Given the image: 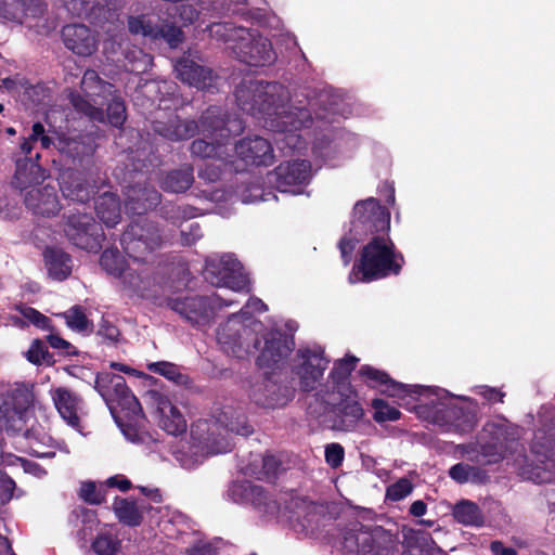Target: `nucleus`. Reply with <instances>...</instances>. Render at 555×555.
<instances>
[{
    "mask_svg": "<svg viewBox=\"0 0 555 555\" xmlns=\"http://www.w3.org/2000/svg\"><path fill=\"white\" fill-rule=\"evenodd\" d=\"M389 228L390 215L375 198L371 197L354 205L351 228L339 242L344 263L350 262L353 250L364 235L373 236L363 246L360 261L349 274L351 284L371 282L400 272L403 257L396 251L388 236Z\"/></svg>",
    "mask_w": 555,
    "mask_h": 555,
    "instance_id": "nucleus-1",
    "label": "nucleus"
},
{
    "mask_svg": "<svg viewBox=\"0 0 555 555\" xmlns=\"http://www.w3.org/2000/svg\"><path fill=\"white\" fill-rule=\"evenodd\" d=\"M359 374L369 386L382 388V392L397 398L400 405L447 433L465 434L476 424L477 403L468 397L454 396L438 387L399 384L370 365H363Z\"/></svg>",
    "mask_w": 555,
    "mask_h": 555,
    "instance_id": "nucleus-2",
    "label": "nucleus"
},
{
    "mask_svg": "<svg viewBox=\"0 0 555 555\" xmlns=\"http://www.w3.org/2000/svg\"><path fill=\"white\" fill-rule=\"evenodd\" d=\"M264 310L266 305L261 299L250 298L240 312L219 325L216 338L223 352L237 359L259 352L257 364L269 367L292 351L295 346L292 336L280 331L266 332L262 323L251 315Z\"/></svg>",
    "mask_w": 555,
    "mask_h": 555,
    "instance_id": "nucleus-3",
    "label": "nucleus"
},
{
    "mask_svg": "<svg viewBox=\"0 0 555 555\" xmlns=\"http://www.w3.org/2000/svg\"><path fill=\"white\" fill-rule=\"evenodd\" d=\"M235 98L243 111L268 115L267 126L282 135L276 139L278 144L283 143L289 149L298 147L300 137L294 131L306 127L311 116L306 107L292 105L285 108L284 101L288 99V92L282 85L245 81L237 88Z\"/></svg>",
    "mask_w": 555,
    "mask_h": 555,
    "instance_id": "nucleus-4",
    "label": "nucleus"
},
{
    "mask_svg": "<svg viewBox=\"0 0 555 555\" xmlns=\"http://www.w3.org/2000/svg\"><path fill=\"white\" fill-rule=\"evenodd\" d=\"M251 433L253 428L242 411L224 406L211 418L192 424L191 443L188 450L178 451L176 457L183 467L191 469L208 455L231 451L234 434L248 436Z\"/></svg>",
    "mask_w": 555,
    "mask_h": 555,
    "instance_id": "nucleus-5",
    "label": "nucleus"
},
{
    "mask_svg": "<svg viewBox=\"0 0 555 555\" xmlns=\"http://www.w3.org/2000/svg\"><path fill=\"white\" fill-rule=\"evenodd\" d=\"M95 389L129 441L146 443L151 439L147 433L138 428L143 420L142 408L122 376L102 372L95 378Z\"/></svg>",
    "mask_w": 555,
    "mask_h": 555,
    "instance_id": "nucleus-6",
    "label": "nucleus"
},
{
    "mask_svg": "<svg viewBox=\"0 0 555 555\" xmlns=\"http://www.w3.org/2000/svg\"><path fill=\"white\" fill-rule=\"evenodd\" d=\"M208 30L212 38L222 41L244 63L262 66L275 60L271 43L256 30L235 27L231 23H216Z\"/></svg>",
    "mask_w": 555,
    "mask_h": 555,
    "instance_id": "nucleus-7",
    "label": "nucleus"
},
{
    "mask_svg": "<svg viewBox=\"0 0 555 555\" xmlns=\"http://www.w3.org/2000/svg\"><path fill=\"white\" fill-rule=\"evenodd\" d=\"M81 88L86 99L73 94L70 101L76 109L99 121L107 120L112 126L119 127L126 120V108L124 103L113 98L106 108V114L100 107L104 100L113 93V86L100 79L94 70H87L81 80Z\"/></svg>",
    "mask_w": 555,
    "mask_h": 555,
    "instance_id": "nucleus-8",
    "label": "nucleus"
},
{
    "mask_svg": "<svg viewBox=\"0 0 555 555\" xmlns=\"http://www.w3.org/2000/svg\"><path fill=\"white\" fill-rule=\"evenodd\" d=\"M199 127L202 133L206 138L211 139V142L205 139L195 140L191 145V151L192 154L203 158H222L223 155L228 154V145L221 143L218 138L223 139L229 133L237 134L243 130L242 121L238 119L229 120L227 125H223V121L219 118V111L217 108L207 111L202 117Z\"/></svg>",
    "mask_w": 555,
    "mask_h": 555,
    "instance_id": "nucleus-9",
    "label": "nucleus"
},
{
    "mask_svg": "<svg viewBox=\"0 0 555 555\" xmlns=\"http://www.w3.org/2000/svg\"><path fill=\"white\" fill-rule=\"evenodd\" d=\"M117 518L128 526H139L146 514L150 519L168 530V525L178 526L183 522L184 516L171 511L167 506H152L144 502L137 504L126 499H116L113 505Z\"/></svg>",
    "mask_w": 555,
    "mask_h": 555,
    "instance_id": "nucleus-10",
    "label": "nucleus"
},
{
    "mask_svg": "<svg viewBox=\"0 0 555 555\" xmlns=\"http://www.w3.org/2000/svg\"><path fill=\"white\" fill-rule=\"evenodd\" d=\"M121 244L133 263L147 262L153 251L162 246L163 238L152 222L141 219L132 223L122 234Z\"/></svg>",
    "mask_w": 555,
    "mask_h": 555,
    "instance_id": "nucleus-11",
    "label": "nucleus"
},
{
    "mask_svg": "<svg viewBox=\"0 0 555 555\" xmlns=\"http://www.w3.org/2000/svg\"><path fill=\"white\" fill-rule=\"evenodd\" d=\"M205 279L215 286L234 292H248L249 280L233 255L214 256L206 260Z\"/></svg>",
    "mask_w": 555,
    "mask_h": 555,
    "instance_id": "nucleus-12",
    "label": "nucleus"
},
{
    "mask_svg": "<svg viewBox=\"0 0 555 555\" xmlns=\"http://www.w3.org/2000/svg\"><path fill=\"white\" fill-rule=\"evenodd\" d=\"M330 360L321 346H305L297 350L292 363V372L302 390L309 391L322 379Z\"/></svg>",
    "mask_w": 555,
    "mask_h": 555,
    "instance_id": "nucleus-13",
    "label": "nucleus"
},
{
    "mask_svg": "<svg viewBox=\"0 0 555 555\" xmlns=\"http://www.w3.org/2000/svg\"><path fill=\"white\" fill-rule=\"evenodd\" d=\"M33 395L25 386L13 388L0 405V426L5 431H22L30 415Z\"/></svg>",
    "mask_w": 555,
    "mask_h": 555,
    "instance_id": "nucleus-14",
    "label": "nucleus"
},
{
    "mask_svg": "<svg viewBox=\"0 0 555 555\" xmlns=\"http://www.w3.org/2000/svg\"><path fill=\"white\" fill-rule=\"evenodd\" d=\"M128 29L132 35L152 40L164 39L171 48H177L183 41V33L180 28L151 14L129 16Z\"/></svg>",
    "mask_w": 555,
    "mask_h": 555,
    "instance_id": "nucleus-15",
    "label": "nucleus"
},
{
    "mask_svg": "<svg viewBox=\"0 0 555 555\" xmlns=\"http://www.w3.org/2000/svg\"><path fill=\"white\" fill-rule=\"evenodd\" d=\"M311 179V166L307 160L281 164L269 175L270 183L283 193L301 194Z\"/></svg>",
    "mask_w": 555,
    "mask_h": 555,
    "instance_id": "nucleus-16",
    "label": "nucleus"
},
{
    "mask_svg": "<svg viewBox=\"0 0 555 555\" xmlns=\"http://www.w3.org/2000/svg\"><path fill=\"white\" fill-rule=\"evenodd\" d=\"M234 302L233 299H224L220 295L192 297L175 301L173 309L189 321L197 325H204L209 322L217 309L232 306Z\"/></svg>",
    "mask_w": 555,
    "mask_h": 555,
    "instance_id": "nucleus-17",
    "label": "nucleus"
},
{
    "mask_svg": "<svg viewBox=\"0 0 555 555\" xmlns=\"http://www.w3.org/2000/svg\"><path fill=\"white\" fill-rule=\"evenodd\" d=\"M227 495L235 503L251 504L269 517H280V506L263 490L249 481H237L230 486Z\"/></svg>",
    "mask_w": 555,
    "mask_h": 555,
    "instance_id": "nucleus-18",
    "label": "nucleus"
},
{
    "mask_svg": "<svg viewBox=\"0 0 555 555\" xmlns=\"http://www.w3.org/2000/svg\"><path fill=\"white\" fill-rule=\"evenodd\" d=\"M532 453L535 460L543 464V467L524 466L521 467V475L534 482H548L552 480L551 468L555 463V441L540 433L535 436L532 444Z\"/></svg>",
    "mask_w": 555,
    "mask_h": 555,
    "instance_id": "nucleus-19",
    "label": "nucleus"
},
{
    "mask_svg": "<svg viewBox=\"0 0 555 555\" xmlns=\"http://www.w3.org/2000/svg\"><path fill=\"white\" fill-rule=\"evenodd\" d=\"M65 233L79 248L98 251L101 248L102 232L94 220L87 215L72 216L65 228Z\"/></svg>",
    "mask_w": 555,
    "mask_h": 555,
    "instance_id": "nucleus-20",
    "label": "nucleus"
},
{
    "mask_svg": "<svg viewBox=\"0 0 555 555\" xmlns=\"http://www.w3.org/2000/svg\"><path fill=\"white\" fill-rule=\"evenodd\" d=\"M503 438L504 430L502 426L496 425L494 423L488 424L480 435L477 448H472L470 446H463V453L478 452L474 459L479 460V455H481L487 462H496L501 457H503Z\"/></svg>",
    "mask_w": 555,
    "mask_h": 555,
    "instance_id": "nucleus-21",
    "label": "nucleus"
},
{
    "mask_svg": "<svg viewBox=\"0 0 555 555\" xmlns=\"http://www.w3.org/2000/svg\"><path fill=\"white\" fill-rule=\"evenodd\" d=\"M62 38L65 47L79 56H89L98 50V36L87 25H66L62 30Z\"/></svg>",
    "mask_w": 555,
    "mask_h": 555,
    "instance_id": "nucleus-22",
    "label": "nucleus"
},
{
    "mask_svg": "<svg viewBox=\"0 0 555 555\" xmlns=\"http://www.w3.org/2000/svg\"><path fill=\"white\" fill-rule=\"evenodd\" d=\"M50 393L53 403L63 421L77 431H81V400L65 387L54 388Z\"/></svg>",
    "mask_w": 555,
    "mask_h": 555,
    "instance_id": "nucleus-23",
    "label": "nucleus"
},
{
    "mask_svg": "<svg viewBox=\"0 0 555 555\" xmlns=\"http://www.w3.org/2000/svg\"><path fill=\"white\" fill-rule=\"evenodd\" d=\"M235 153L246 163L254 165H269L273 159L271 144L260 137L241 140L235 144Z\"/></svg>",
    "mask_w": 555,
    "mask_h": 555,
    "instance_id": "nucleus-24",
    "label": "nucleus"
},
{
    "mask_svg": "<svg viewBox=\"0 0 555 555\" xmlns=\"http://www.w3.org/2000/svg\"><path fill=\"white\" fill-rule=\"evenodd\" d=\"M156 413L159 426L170 435H180L186 430V421L172 402L164 396L156 398Z\"/></svg>",
    "mask_w": 555,
    "mask_h": 555,
    "instance_id": "nucleus-25",
    "label": "nucleus"
},
{
    "mask_svg": "<svg viewBox=\"0 0 555 555\" xmlns=\"http://www.w3.org/2000/svg\"><path fill=\"white\" fill-rule=\"evenodd\" d=\"M25 204L37 215L53 216L60 210L54 186L33 188L25 194Z\"/></svg>",
    "mask_w": 555,
    "mask_h": 555,
    "instance_id": "nucleus-26",
    "label": "nucleus"
},
{
    "mask_svg": "<svg viewBox=\"0 0 555 555\" xmlns=\"http://www.w3.org/2000/svg\"><path fill=\"white\" fill-rule=\"evenodd\" d=\"M178 77L190 86L198 89L207 88L211 85L212 73L209 68L201 66L195 62L183 59L176 64Z\"/></svg>",
    "mask_w": 555,
    "mask_h": 555,
    "instance_id": "nucleus-27",
    "label": "nucleus"
},
{
    "mask_svg": "<svg viewBox=\"0 0 555 555\" xmlns=\"http://www.w3.org/2000/svg\"><path fill=\"white\" fill-rule=\"evenodd\" d=\"M60 179L61 191L66 198L80 203L87 202L90 198L93 191L86 185L81 175L65 171L61 175Z\"/></svg>",
    "mask_w": 555,
    "mask_h": 555,
    "instance_id": "nucleus-28",
    "label": "nucleus"
},
{
    "mask_svg": "<svg viewBox=\"0 0 555 555\" xmlns=\"http://www.w3.org/2000/svg\"><path fill=\"white\" fill-rule=\"evenodd\" d=\"M44 263L49 275L54 280H65L72 272V259L60 248H47L44 254Z\"/></svg>",
    "mask_w": 555,
    "mask_h": 555,
    "instance_id": "nucleus-29",
    "label": "nucleus"
},
{
    "mask_svg": "<svg viewBox=\"0 0 555 555\" xmlns=\"http://www.w3.org/2000/svg\"><path fill=\"white\" fill-rule=\"evenodd\" d=\"M362 416L363 409L360 403L353 399H345L340 402L339 416L334 423V428L345 431L352 430Z\"/></svg>",
    "mask_w": 555,
    "mask_h": 555,
    "instance_id": "nucleus-30",
    "label": "nucleus"
},
{
    "mask_svg": "<svg viewBox=\"0 0 555 555\" xmlns=\"http://www.w3.org/2000/svg\"><path fill=\"white\" fill-rule=\"evenodd\" d=\"M44 179V171L31 158L18 160L16 164L15 183L20 189L36 184Z\"/></svg>",
    "mask_w": 555,
    "mask_h": 555,
    "instance_id": "nucleus-31",
    "label": "nucleus"
},
{
    "mask_svg": "<svg viewBox=\"0 0 555 555\" xmlns=\"http://www.w3.org/2000/svg\"><path fill=\"white\" fill-rule=\"evenodd\" d=\"M98 217L107 225L114 227L120 220V208L115 194L104 193L95 204Z\"/></svg>",
    "mask_w": 555,
    "mask_h": 555,
    "instance_id": "nucleus-32",
    "label": "nucleus"
},
{
    "mask_svg": "<svg viewBox=\"0 0 555 555\" xmlns=\"http://www.w3.org/2000/svg\"><path fill=\"white\" fill-rule=\"evenodd\" d=\"M132 195H128L125 207L127 211L141 215L149 208L155 206L159 202V194L155 190H133Z\"/></svg>",
    "mask_w": 555,
    "mask_h": 555,
    "instance_id": "nucleus-33",
    "label": "nucleus"
},
{
    "mask_svg": "<svg viewBox=\"0 0 555 555\" xmlns=\"http://www.w3.org/2000/svg\"><path fill=\"white\" fill-rule=\"evenodd\" d=\"M125 289L130 294L143 296L144 292L150 287L151 280L145 270L138 272L137 269L131 266H127L126 271L120 276Z\"/></svg>",
    "mask_w": 555,
    "mask_h": 555,
    "instance_id": "nucleus-34",
    "label": "nucleus"
},
{
    "mask_svg": "<svg viewBox=\"0 0 555 555\" xmlns=\"http://www.w3.org/2000/svg\"><path fill=\"white\" fill-rule=\"evenodd\" d=\"M358 359L353 356H348L334 363V367L331 372V378L337 385L338 392L345 395L349 389V385L346 383L347 377L351 371L356 367Z\"/></svg>",
    "mask_w": 555,
    "mask_h": 555,
    "instance_id": "nucleus-35",
    "label": "nucleus"
},
{
    "mask_svg": "<svg viewBox=\"0 0 555 555\" xmlns=\"http://www.w3.org/2000/svg\"><path fill=\"white\" fill-rule=\"evenodd\" d=\"M27 440L28 448L35 456L51 457L55 454L53 451V440L49 435L31 430L27 433Z\"/></svg>",
    "mask_w": 555,
    "mask_h": 555,
    "instance_id": "nucleus-36",
    "label": "nucleus"
},
{
    "mask_svg": "<svg viewBox=\"0 0 555 555\" xmlns=\"http://www.w3.org/2000/svg\"><path fill=\"white\" fill-rule=\"evenodd\" d=\"M193 182V173L189 167L171 171L165 178L163 188L166 191L180 193L188 190Z\"/></svg>",
    "mask_w": 555,
    "mask_h": 555,
    "instance_id": "nucleus-37",
    "label": "nucleus"
},
{
    "mask_svg": "<svg viewBox=\"0 0 555 555\" xmlns=\"http://www.w3.org/2000/svg\"><path fill=\"white\" fill-rule=\"evenodd\" d=\"M449 475L459 483L482 482L487 477L483 470L466 463H459L452 466L449 470Z\"/></svg>",
    "mask_w": 555,
    "mask_h": 555,
    "instance_id": "nucleus-38",
    "label": "nucleus"
},
{
    "mask_svg": "<svg viewBox=\"0 0 555 555\" xmlns=\"http://www.w3.org/2000/svg\"><path fill=\"white\" fill-rule=\"evenodd\" d=\"M453 514L459 522L467 526H481L483 524V516L479 507L469 501L459 503Z\"/></svg>",
    "mask_w": 555,
    "mask_h": 555,
    "instance_id": "nucleus-39",
    "label": "nucleus"
},
{
    "mask_svg": "<svg viewBox=\"0 0 555 555\" xmlns=\"http://www.w3.org/2000/svg\"><path fill=\"white\" fill-rule=\"evenodd\" d=\"M278 467L279 463L274 456L268 455L262 457L260 455H255L253 463L242 466V470L245 475L259 477L261 475L269 476L275 474Z\"/></svg>",
    "mask_w": 555,
    "mask_h": 555,
    "instance_id": "nucleus-40",
    "label": "nucleus"
},
{
    "mask_svg": "<svg viewBox=\"0 0 555 555\" xmlns=\"http://www.w3.org/2000/svg\"><path fill=\"white\" fill-rule=\"evenodd\" d=\"M57 317L64 319L66 325L73 331L83 333L92 330V323L80 306H74L67 311L57 314Z\"/></svg>",
    "mask_w": 555,
    "mask_h": 555,
    "instance_id": "nucleus-41",
    "label": "nucleus"
},
{
    "mask_svg": "<svg viewBox=\"0 0 555 555\" xmlns=\"http://www.w3.org/2000/svg\"><path fill=\"white\" fill-rule=\"evenodd\" d=\"M275 385L263 382L261 384L254 385L250 389V398L260 405L267 408H275L283 402H280L279 399L274 398Z\"/></svg>",
    "mask_w": 555,
    "mask_h": 555,
    "instance_id": "nucleus-42",
    "label": "nucleus"
},
{
    "mask_svg": "<svg viewBox=\"0 0 555 555\" xmlns=\"http://www.w3.org/2000/svg\"><path fill=\"white\" fill-rule=\"evenodd\" d=\"M125 67L127 70L135 74L146 72L152 66V56L144 53L139 48L129 50L126 55Z\"/></svg>",
    "mask_w": 555,
    "mask_h": 555,
    "instance_id": "nucleus-43",
    "label": "nucleus"
},
{
    "mask_svg": "<svg viewBox=\"0 0 555 555\" xmlns=\"http://www.w3.org/2000/svg\"><path fill=\"white\" fill-rule=\"evenodd\" d=\"M197 128L198 126L194 121L176 120L167 129L160 130V128H156V130L170 140H183L192 137Z\"/></svg>",
    "mask_w": 555,
    "mask_h": 555,
    "instance_id": "nucleus-44",
    "label": "nucleus"
},
{
    "mask_svg": "<svg viewBox=\"0 0 555 555\" xmlns=\"http://www.w3.org/2000/svg\"><path fill=\"white\" fill-rule=\"evenodd\" d=\"M373 418L376 423L395 422L401 416V412L383 399L372 401Z\"/></svg>",
    "mask_w": 555,
    "mask_h": 555,
    "instance_id": "nucleus-45",
    "label": "nucleus"
},
{
    "mask_svg": "<svg viewBox=\"0 0 555 555\" xmlns=\"http://www.w3.org/2000/svg\"><path fill=\"white\" fill-rule=\"evenodd\" d=\"M101 266L112 275L121 276L126 271L125 260L118 250L106 249L101 256Z\"/></svg>",
    "mask_w": 555,
    "mask_h": 555,
    "instance_id": "nucleus-46",
    "label": "nucleus"
},
{
    "mask_svg": "<svg viewBox=\"0 0 555 555\" xmlns=\"http://www.w3.org/2000/svg\"><path fill=\"white\" fill-rule=\"evenodd\" d=\"M0 17L18 23H24L27 20L25 9L17 0H0Z\"/></svg>",
    "mask_w": 555,
    "mask_h": 555,
    "instance_id": "nucleus-47",
    "label": "nucleus"
},
{
    "mask_svg": "<svg viewBox=\"0 0 555 555\" xmlns=\"http://www.w3.org/2000/svg\"><path fill=\"white\" fill-rule=\"evenodd\" d=\"M119 546L117 538L108 532H101L92 544V550L96 555H114Z\"/></svg>",
    "mask_w": 555,
    "mask_h": 555,
    "instance_id": "nucleus-48",
    "label": "nucleus"
},
{
    "mask_svg": "<svg viewBox=\"0 0 555 555\" xmlns=\"http://www.w3.org/2000/svg\"><path fill=\"white\" fill-rule=\"evenodd\" d=\"M382 534L380 529H375L372 533L362 532L357 537L359 544L358 552L361 555H378L379 547L375 545L376 539Z\"/></svg>",
    "mask_w": 555,
    "mask_h": 555,
    "instance_id": "nucleus-49",
    "label": "nucleus"
},
{
    "mask_svg": "<svg viewBox=\"0 0 555 555\" xmlns=\"http://www.w3.org/2000/svg\"><path fill=\"white\" fill-rule=\"evenodd\" d=\"M37 140H40V143H41L42 147H44V149L50 147V145L52 143L51 138L48 135H44L43 126L39 122H37L33 126V132H31L30 137L26 140H24V142L21 144L22 152L26 155L30 154V152L33 150L31 142L37 141Z\"/></svg>",
    "mask_w": 555,
    "mask_h": 555,
    "instance_id": "nucleus-50",
    "label": "nucleus"
},
{
    "mask_svg": "<svg viewBox=\"0 0 555 555\" xmlns=\"http://www.w3.org/2000/svg\"><path fill=\"white\" fill-rule=\"evenodd\" d=\"M201 10L197 11L193 8L192 4H182L179 7V17L182 21L183 25H190L196 22L201 16H205L208 11H210L209 5H206L205 2H201Z\"/></svg>",
    "mask_w": 555,
    "mask_h": 555,
    "instance_id": "nucleus-51",
    "label": "nucleus"
},
{
    "mask_svg": "<svg viewBox=\"0 0 555 555\" xmlns=\"http://www.w3.org/2000/svg\"><path fill=\"white\" fill-rule=\"evenodd\" d=\"M149 370L158 373L169 380H173L176 383H182L183 376L180 374L177 365L169 362H154L149 364Z\"/></svg>",
    "mask_w": 555,
    "mask_h": 555,
    "instance_id": "nucleus-52",
    "label": "nucleus"
},
{
    "mask_svg": "<svg viewBox=\"0 0 555 555\" xmlns=\"http://www.w3.org/2000/svg\"><path fill=\"white\" fill-rule=\"evenodd\" d=\"M26 358L29 362L39 365L42 363H48L51 357L42 341L34 340L26 352Z\"/></svg>",
    "mask_w": 555,
    "mask_h": 555,
    "instance_id": "nucleus-53",
    "label": "nucleus"
},
{
    "mask_svg": "<svg viewBox=\"0 0 555 555\" xmlns=\"http://www.w3.org/2000/svg\"><path fill=\"white\" fill-rule=\"evenodd\" d=\"M412 483L402 478L387 488L386 498L391 501H400L412 492Z\"/></svg>",
    "mask_w": 555,
    "mask_h": 555,
    "instance_id": "nucleus-54",
    "label": "nucleus"
},
{
    "mask_svg": "<svg viewBox=\"0 0 555 555\" xmlns=\"http://www.w3.org/2000/svg\"><path fill=\"white\" fill-rule=\"evenodd\" d=\"M53 144L60 152L65 153L72 157L80 156L87 152V147L74 139L57 138V142Z\"/></svg>",
    "mask_w": 555,
    "mask_h": 555,
    "instance_id": "nucleus-55",
    "label": "nucleus"
},
{
    "mask_svg": "<svg viewBox=\"0 0 555 555\" xmlns=\"http://www.w3.org/2000/svg\"><path fill=\"white\" fill-rule=\"evenodd\" d=\"M79 494L81 499L91 504H100L104 499L101 489H99L92 481L82 482Z\"/></svg>",
    "mask_w": 555,
    "mask_h": 555,
    "instance_id": "nucleus-56",
    "label": "nucleus"
},
{
    "mask_svg": "<svg viewBox=\"0 0 555 555\" xmlns=\"http://www.w3.org/2000/svg\"><path fill=\"white\" fill-rule=\"evenodd\" d=\"M22 7L25 9L27 18H37L46 12L44 0H21Z\"/></svg>",
    "mask_w": 555,
    "mask_h": 555,
    "instance_id": "nucleus-57",
    "label": "nucleus"
},
{
    "mask_svg": "<svg viewBox=\"0 0 555 555\" xmlns=\"http://www.w3.org/2000/svg\"><path fill=\"white\" fill-rule=\"evenodd\" d=\"M325 460L332 467H338L344 460L343 447L338 443L328 444L325 449Z\"/></svg>",
    "mask_w": 555,
    "mask_h": 555,
    "instance_id": "nucleus-58",
    "label": "nucleus"
},
{
    "mask_svg": "<svg viewBox=\"0 0 555 555\" xmlns=\"http://www.w3.org/2000/svg\"><path fill=\"white\" fill-rule=\"evenodd\" d=\"M15 482L0 470V500L8 502L13 495Z\"/></svg>",
    "mask_w": 555,
    "mask_h": 555,
    "instance_id": "nucleus-59",
    "label": "nucleus"
},
{
    "mask_svg": "<svg viewBox=\"0 0 555 555\" xmlns=\"http://www.w3.org/2000/svg\"><path fill=\"white\" fill-rule=\"evenodd\" d=\"M17 462L21 464L24 472L29 475H33L37 478H42L47 475V472L35 462L24 460V459H17Z\"/></svg>",
    "mask_w": 555,
    "mask_h": 555,
    "instance_id": "nucleus-60",
    "label": "nucleus"
},
{
    "mask_svg": "<svg viewBox=\"0 0 555 555\" xmlns=\"http://www.w3.org/2000/svg\"><path fill=\"white\" fill-rule=\"evenodd\" d=\"M475 391L489 402L502 401L504 397L500 390L487 386H478Z\"/></svg>",
    "mask_w": 555,
    "mask_h": 555,
    "instance_id": "nucleus-61",
    "label": "nucleus"
},
{
    "mask_svg": "<svg viewBox=\"0 0 555 555\" xmlns=\"http://www.w3.org/2000/svg\"><path fill=\"white\" fill-rule=\"evenodd\" d=\"M23 314L27 320L39 327H46L48 324V319L33 308H25Z\"/></svg>",
    "mask_w": 555,
    "mask_h": 555,
    "instance_id": "nucleus-62",
    "label": "nucleus"
},
{
    "mask_svg": "<svg viewBox=\"0 0 555 555\" xmlns=\"http://www.w3.org/2000/svg\"><path fill=\"white\" fill-rule=\"evenodd\" d=\"M105 483L108 487H116L121 491H127L131 488L130 480L127 479L124 475H116V476L109 477L105 481Z\"/></svg>",
    "mask_w": 555,
    "mask_h": 555,
    "instance_id": "nucleus-63",
    "label": "nucleus"
},
{
    "mask_svg": "<svg viewBox=\"0 0 555 555\" xmlns=\"http://www.w3.org/2000/svg\"><path fill=\"white\" fill-rule=\"evenodd\" d=\"M185 553L188 555H214V550L209 544L198 541L192 547L186 548Z\"/></svg>",
    "mask_w": 555,
    "mask_h": 555,
    "instance_id": "nucleus-64",
    "label": "nucleus"
}]
</instances>
